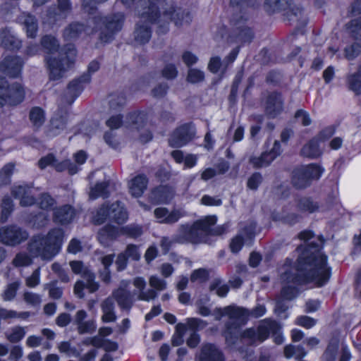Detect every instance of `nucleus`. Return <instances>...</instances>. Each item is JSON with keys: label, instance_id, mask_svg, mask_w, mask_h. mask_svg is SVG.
Masks as SVG:
<instances>
[{"label": "nucleus", "instance_id": "f257e3e1", "mask_svg": "<svg viewBox=\"0 0 361 361\" xmlns=\"http://www.w3.org/2000/svg\"><path fill=\"white\" fill-rule=\"evenodd\" d=\"M283 267L281 280L284 283L281 296L283 300H290L296 297L298 290L297 285L312 283L320 287L329 280L331 268L327 264V257L320 251L304 259L300 257L296 268Z\"/></svg>", "mask_w": 361, "mask_h": 361}, {"label": "nucleus", "instance_id": "f03ea898", "mask_svg": "<svg viewBox=\"0 0 361 361\" xmlns=\"http://www.w3.org/2000/svg\"><path fill=\"white\" fill-rule=\"evenodd\" d=\"M160 0H142L137 8L139 20L134 32L135 40L142 44L147 43L151 37V24H157L158 32L164 33L169 30V25L173 20L176 26L188 24L191 17L188 12L171 7L160 13L157 4Z\"/></svg>", "mask_w": 361, "mask_h": 361}, {"label": "nucleus", "instance_id": "7ed1b4c3", "mask_svg": "<svg viewBox=\"0 0 361 361\" xmlns=\"http://www.w3.org/2000/svg\"><path fill=\"white\" fill-rule=\"evenodd\" d=\"M124 16L121 13H116L112 16L106 18L95 17L91 20L93 27H84L80 23H74L70 24L63 31V37L64 40L71 42L75 40L83 33L87 35L92 34L96 28L99 27L102 30L100 39L102 42H108L113 39L114 35L121 30Z\"/></svg>", "mask_w": 361, "mask_h": 361}, {"label": "nucleus", "instance_id": "20e7f679", "mask_svg": "<svg viewBox=\"0 0 361 361\" xmlns=\"http://www.w3.org/2000/svg\"><path fill=\"white\" fill-rule=\"evenodd\" d=\"M44 49L54 56H47L46 60L49 69L51 80H58L64 75L65 72L74 63L76 51L73 44L68 45L66 51L59 49V43L54 37L44 36L41 41Z\"/></svg>", "mask_w": 361, "mask_h": 361}, {"label": "nucleus", "instance_id": "39448f33", "mask_svg": "<svg viewBox=\"0 0 361 361\" xmlns=\"http://www.w3.org/2000/svg\"><path fill=\"white\" fill-rule=\"evenodd\" d=\"M63 241V230L54 228L47 235H34L27 245V250L33 257L51 261L59 253Z\"/></svg>", "mask_w": 361, "mask_h": 361}, {"label": "nucleus", "instance_id": "423d86ee", "mask_svg": "<svg viewBox=\"0 0 361 361\" xmlns=\"http://www.w3.org/2000/svg\"><path fill=\"white\" fill-rule=\"evenodd\" d=\"M128 284V282L123 281L119 288L113 293V297L122 309L130 308L135 296L137 299L145 301L154 300L157 296V292L154 290H144L146 287V281L142 277L138 276L133 279V284L135 290L133 293L126 289Z\"/></svg>", "mask_w": 361, "mask_h": 361}, {"label": "nucleus", "instance_id": "0eeeda50", "mask_svg": "<svg viewBox=\"0 0 361 361\" xmlns=\"http://www.w3.org/2000/svg\"><path fill=\"white\" fill-rule=\"evenodd\" d=\"M216 222V217L215 216H208L195 222L191 226L183 225L180 227L174 240L180 243H204L211 233V226Z\"/></svg>", "mask_w": 361, "mask_h": 361}, {"label": "nucleus", "instance_id": "6e6552de", "mask_svg": "<svg viewBox=\"0 0 361 361\" xmlns=\"http://www.w3.org/2000/svg\"><path fill=\"white\" fill-rule=\"evenodd\" d=\"M106 219H110L118 224H124L128 219V213L120 202H115L111 206L103 204L92 214V221L95 224H102Z\"/></svg>", "mask_w": 361, "mask_h": 361}, {"label": "nucleus", "instance_id": "1a4fd4ad", "mask_svg": "<svg viewBox=\"0 0 361 361\" xmlns=\"http://www.w3.org/2000/svg\"><path fill=\"white\" fill-rule=\"evenodd\" d=\"M142 233V227L137 225H130L125 227H115L107 225L98 233V239L104 246L121 235H126L131 238H137Z\"/></svg>", "mask_w": 361, "mask_h": 361}, {"label": "nucleus", "instance_id": "9d476101", "mask_svg": "<svg viewBox=\"0 0 361 361\" xmlns=\"http://www.w3.org/2000/svg\"><path fill=\"white\" fill-rule=\"evenodd\" d=\"M324 169L319 165L311 164L295 169L293 173L292 183L297 188L309 186L313 180L320 178Z\"/></svg>", "mask_w": 361, "mask_h": 361}, {"label": "nucleus", "instance_id": "9b49d317", "mask_svg": "<svg viewBox=\"0 0 361 361\" xmlns=\"http://www.w3.org/2000/svg\"><path fill=\"white\" fill-rule=\"evenodd\" d=\"M70 266L73 272L76 274H80L85 281V284L83 281H79L75 285L74 293L78 297L82 298L84 296L82 290L85 287L90 293H93L98 289L99 286L94 281V276L87 267H84L81 262L72 261L70 262Z\"/></svg>", "mask_w": 361, "mask_h": 361}, {"label": "nucleus", "instance_id": "f8f14e48", "mask_svg": "<svg viewBox=\"0 0 361 361\" xmlns=\"http://www.w3.org/2000/svg\"><path fill=\"white\" fill-rule=\"evenodd\" d=\"M24 97L25 92L20 84L8 85L7 81L0 78V106L16 105L23 100Z\"/></svg>", "mask_w": 361, "mask_h": 361}, {"label": "nucleus", "instance_id": "ddd939ff", "mask_svg": "<svg viewBox=\"0 0 361 361\" xmlns=\"http://www.w3.org/2000/svg\"><path fill=\"white\" fill-rule=\"evenodd\" d=\"M279 329L278 324L270 319H264L257 329H248L243 334V337L248 338L252 344L262 343L266 340L270 332H276Z\"/></svg>", "mask_w": 361, "mask_h": 361}, {"label": "nucleus", "instance_id": "4468645a", "mask_svg": "<svg viewBox=\"0 0 361 361\" xmlns=\"http://www.w3.org/2000/svg\"><path fill=\"white\" fill-rule=\"evenodd\" d=\"M28 233L17 226H4L0 228V242L9 246H16L26 240Z\"/></svg>", "mask_w": 361, "mask_h": 361}, {"label": "nucleus", "instance_id": "2eb2a0df", "mask_svg": "<svg viewBox=\"0 0 361 361\" xmlns=\"http://www.w3.org/2000/svg\"><path fill=\"white\" fill-rule=\"evenodd\" d=\"M195 133V127L192 123L183 124L173 131L169 138V144L173 147H181L191 141Z\"/></svg>", "mask_w": 361, "mask_h": 361}, {"label": "nucleus", "instance_id": "dca6fc26", "mask_svg": "<svg viewBox=\"0 0 361 361\" xmlns=\"http://www.w3.org/2000/svg\"><path fill=\"white\" fill-rule=\"evenodd\" d=\"M71 11L69 0H58L57 8H50L45 16L43 23L54 25L58 21L65 19Z\"/></svg>", "mask_w": 361, "mask_h": 361}, {"label": "nucleus", "instance_id": "f3484780", "mask_svg": "<svg viewBox=\"0 0 361 361\" xmlns=\"http://www.w3.org/2000/svg\"><path fill=\"white\" fill-rule=\"evenodd\" d=\"M281 145L275 140L271 149L269 152L262 153L259 157H254L250 159V163L255 168H261L269 166L280 154Z\"/></svg>", "mask_w": 361, "mask_h": 361}, {"label": "nucleus", "instance_id": "a211bd4d", "mask_svg": "<svg viewBox=\"0 0 361 361\" xmlns=\"http://www.w3.org/2000/svg\"><path fill=\"white\" fill-rule=\"evenodd\" d=\"M264 108L266 114L270 117H275L283 110V99L278 93H271L268 95Z\"/></svg>", "mask_w": 361, "mask_h": 361}, {"label": "nucleus", "instance_id": "6ab92c4d", "mask_svg": "<svg viewBox=\"0 0 361 361\" xmlns=\"http://www.w3.org/2000/svg\"><path fill=\"white\" fill-rule=\"evenodd\" d=\"M23 61L16 56H8L1 63V71L10 77L16 78L21 72Z\"/></svg>", "mask_w": 361, "mask_h": 361}, {"label": "nucleus", "instance_id": "aec40b11", "mask_svg": "<svg viewBox=\"0 0 361 361\" xmlns=\"http://www.w3.org/2000/svg\"><path fill=\"white\" fill-rule=\"evenodd\" d=\"M12 193L15 197L20 199V204L23 207L31 206L35 202L32 189L27 185H15Z\"/></svg>", "mask_w": 361, "mask_h": 361}, {"label": "nucleus", "instance_id": "412c9836", "mask_svg": "<svg viewBox=\"0 0 361 361\" xmlns=\"http://www.w3.org/2000/svg\"><path fill=\"white\" fill-rule=\"evenodd\" d=\"M154 213L157 221L161 224H174L183 216L180 210L174 209L169 212L163 207L157 208Z\"/></svg>", "mask_w": 361, "mask_h": 361}, {"label": "nucleus", "instance_id": "4be33fe9", "mask_svg": "<svg viewBox=\"0 0 361 361\" xmlns=\"http://www.w3.org/2000/svg\"><path fill=\"white\" fill-rule=\"evenodd\" d=\"M200 361H224L222 352L214 345L207 343L202 347Z\"/></svg>", "mask_w": 361, "mask_h": 361}, {"label": "nucleus", "instance_id": "5701e85b", "mask_svg": "<svg viewBox=\"0 0 361 361\" xmlns=\"http://www.w3.org/2000/svg\"><path fill=\"white\" fill-rule=\"evenodd\" d=\"M239 49L236 48L231 51L228 57L223 62L217 56L212 57L208 64L209 70L212 73H217L219 71H225L230 63H233L236 59Z\"/></svg>", "mask_w": 361, "mask_h": 361}, {"label": "nucleus", "instance_id": "b1692460", "mask_svg": "<svg viewBox=\"0 0 361 361\" xmlns=\"http://www.w3.org/2000/svg\"><path fill=\"white\" fill-rule=\"evenodd\" d=\"M148 185V179L145 175H137L128 183L130 194L135 197L142 195Z\"/></svg>", "mask_w": 361, "mask_h": 361}, {"label": "nucleus", "instance_id": "393cba45", "mask_svg": "<svg viewBox=\"0 0 361 361\" xmlns=\"http://www.w3.org/2000/svg\"><path fill=\"white\" fill-rule=\"evenodd\" d=\"M75 216L73 208L68 204L56 207L54 209L53 219L61 224H69Z\"/></svg>", "mask_w": 361, "mask_h": 361}, {"label": "nucleus", "instance_id": "a878e982", "mask_svg": "<svg viewBox=\"0 0 361 361\" xmlns=\"http://www.w3.org/2000/svg\"><path fill=\"white\" fill-rule=\"evenodd\" d=\"M19 20L24 25V29L28 37L33 38L37 32V21L34 16L23 13L19 18Z\"/></svg>", "mask_w": 361, "mask_h": 361}, {"label": "nucleus", "instance_id": "bb28decb", "mask_svg": "<svg viewBox=\"0 0 361 361\" xmlns=\"http://www.w3.org/2000/svg\"><path fill=\"white\" fill-rule=\"evenodd\" d=\"M174 195L173 190L166 185H161L152 192V199L159 203H166L170 201Z\"/></svg>", "mask_w": 361, "mask_h": 361}, {"label": "nucleus", "instance_id": "cd10ccee", "mask_svg": "<svg viewBox=\"0 0 361 361\" xmlns=\"http://www.w3.org/2000/svg\"><path fill=\"white\" fill-rule=\"evenodd\" d=\"M226 314L229 319L244 322L249 318V310L235 305L226 307Z\"/></svg>", "mask_w": 361, "mask_h": 361}, {"label": "nucleus", "instance_id": "c85d7f7f", "mask_svg": "<svg viewBox=\"0 0 361 361\" xmlns=\"http://www.w3.org/2000/svg\"><path fill=\"white\" fill-rule=\"evenodd\" d=\"M236 31L234 41L236 42H250L253 37L252 31L243 24V22L235 20Z\"/></svg>", "mask_w": 361, "mask_h": 361}, {"label": "nucleus", "instance_id": "c756f323", "mask_svg": "<svg viewBox=\"0 0 361 361\" xmlns=\"http://www.w3.org/2000/svg\"><path fill=\"white\" fill-rule=\"evenodd\" d=\"M0 42L3 47L8 49H18L21 46L20 41L7 30H3L0 33Z\"/></svg>", "mask_w": 361, "mask_h": 361}, {"label": "nucleus", "instance_id": "7c9ffc66", "mask_svg": "<svg viewBox=\"0 0 361 361\" xmlns=\"http://www.w3.org/2000/svg\"><path fill=\"white\" fill-rule=\"evenodd\" d=\"M114 305L112 298H107L102 305V320L104 322H113L116 319V316L114 311Z\"/></svg>", "mask_w": 361, "mask_h": 361}, {"label": "nucleus", "instance_id": "2f4dec72", "mask_svg": "<svg viewBox=\"0 0 361 361\" xmlns=\"http://www.w3.org/2000/svg\"><path fill=\"white\" fill-rule=\"evenodd\" d=\"M126 127L139 130L145 124V114L143 112H133L128 115Z\"/></svg>", "mask_w": 361, "mask_h": 361}, {"label": "nucleus", "instance_id": "473e14b6", "mask_svg": "<svg viewBox=\"0 0 361 361\" xmlns=\"http://www.w3.org/2000/svg\"><path fill=\"white\" fill-rule=\"evenodd\" d=\"M67 122V114L64 115H56L51 121L50 133L51 135H56L65 130Z\"/></svg>", "mask_w": 361, "mask_h": 361}, {"label": "nucleus", "instance_id": "72a5a7b5", "mask_svg": "<svg viewBox=\"0 0 361 361\" xmlns=\"http://www.w3.org/2000/svg\"><path fill=\"white\" fill-rule=\"evenodd\" d=\"M126 98L122 94H111L108 97V104L111 111H118L124 106Z\"/></svg>", "mask_w": 361, "mask_h": 361}, {"label": "nucleus", "instance_id": "f704fd0d", "mask_svg": "<svg viewBox=\"0 0 361 361\" xmlns=\"http://www.w3.org/2000/svg\"><path fill=\"white\" fill-rule=\"evenodd\" d=\"M107 187L108 183L106 181L97 183L94 187L90 188L89 193L90 198L95 200L99 197H106L108 195Z\"/></svg>", "mask_w": 361, "mask_h": 361}, {"label": "nucleus", "instance_id": "c9c22d12", "mask_svg": "<svg viewBox=\"0 0 361 361\" xmlns=\"http://www.w3.org/2000/svg\"><path fill=\"white\" fill-rule=\"evenodd\" d=\"M302 154L310 158L318 157L321 154V151L317 140H312L305 145L302 149Z\"/></svg>", "mask_w": 361, "mask_h": 361}, {"label": "nucleus", "instance_id": "e433bc0d", "mask_svg": "<svg viewBox=\"0 0 361 361\" xmlns=\"http://www.w3.org/2000/svg\"><path fill=\"white\" fill-rule=\"evenodd\" d=\"M52 166L57 171H63L67 169L68 173L71 175L76 173L79 170V168L74 164L71 163L70 160H65L61 162H57L54 159Z\"/></svg>", "mask_w": 361, "mask_h": 361}, {"label": "nucleus", "instance_id": "4c0bfd02", "mask_svg": "<svg viewBox=\"0 0 361 361\" xmlns=\"http://www.w3.org/2000/svg\"><path fill=\"white\" fill-rule=\"evenodd\" d=\"M284 354L287 358L294 357L295 359H300L306 355L307 352L300 345H287L284 348Z\"/></svg>", "mask_w": 361, "mask_h": 361}, {"label": "nucleus", "instance_id": "58836bf2", "mask_svg": "<svg viewBox=\"0 0 361 361\" xmlns=\"http://www.w3.org/2000/svg\"><path fill=\"white\" fill-rule=\"evenodd\" d=\"M30 314L28 312H17L16 311L11 310L4 308L0 309V317L1 319L4 320L16 318L25 319L30 317Z\"/></svg>", "mask_w": 361, "mask_h": 361}, {"label": "nucleus", "instance_id": "ea45409f", "mask_svg": "<svg viewBox=\"0 0 361 361\" xmlns=\"http://www.w3.org/2000/svg\"><path fill=\"white\" fill-rule=\"evenodd\" d=\"M349 88L359 93L361 91V67L357 73L350 74L347 78Z\"/></svg>", "mask_w": 361, "mask_h": 361}, {"label": "nucleus", "instance_id": "a19ab883", "mask_svg": "<svg viewBox=\"0 0 361 361\" xmlns=\"http://www.w3.org/2000/svg\"><path fill=\"white\" fill-rule=\"evenodd\" d=\"M30 118L35 126H41L45 121L44 111L39 107L32 108L30 113Z\"/></svg>", "mask_w": 361, "mask_h": 361}, {"label": "nucleus", "instance_id": "79ce46f5", "mask_svg": "<svg viewBox=\"0 0 361 361\" xmlns=\"http://www.w3.org/2000/svg\"><path fill=\"white\" fill-rule=\"evenodd\" d=\"M25 335L24 327L16 326L6 334V338L11 343H17L22 340Z\"/></svg>", "mask_w": 361, "mask_h": 361}, {"label": "nucleus", "instance_id": "37998d69", "mask_svg": "<svg viewBox=\"0 0 361 361\" xmlns=\"http://www.w3.org/2000/svg\"><path fill=\"white\" fill-rule=\"evenodd\" d=\"M114 259V255H109L104 257L102 259V263L104 265V270L100 273V277L102 280L106 283H108L110 280V271H109V267L111 265Z\"/></svg>", "mask_w": 361, "mask_h": 361}, {"label": "nucleus", "instance_id": "c03bdc74", "mask_svg": "<svg viewBox=\"0 0 361 361\" xmlns=\"http://www.w3.org/2000/svg\"><path fill=\"white\" fill-rule=\"evenodd\" d=\"M186 331V325L179 323L176 326V331L172 337V344L178 346L183 343V336Z\"/></svg>", "mask_w": 361, "mask_h": 361}, {"label": "nucleus", "instance_id": "a18cd8bd", "mask_svg": "<svg viewBox=\"0 0 361 361\" xmlns=\"http://www.w3.org/2000/svg\"><path fill=\"white\" fill-rule=\"evenodd\" d=\"M297 207L300 211L308 213H312L318 209L316 203L306 197L299 200Z\"/></svg>", "mask_w": 361, "mask_h": 361}, {"label": "nucleus", "instance_id": "49530a36", "mask_svg": "<svg viewBox=\"0 0 361 361\" xmlns=\"http://www.w3.org/2000/svg\"><path fill=\"white\" fill-rule=\"evenodd\" d=\"M20 286V282L18 281H14L8 284L3 293V299L6 301H10L13 300L16 295L18 289Z\"/></svg>", "mask_w": 361, "mask_h": 361}, {"label": "nucleus", "instance_id": "de8ad7c7", "mask_svg": "<svg viewBox=\"0 0 361 361\" xmlns=\"http://www.w3.org/2000/svg\"><path fill=\"white\" fill-rule=\"evenodd\" d=\"M32 263V258L25 252L17 254L13 260L15 267H27Z\"/></svg>", "mask_w": 361, "mask_h": 361}, {"label": "nucleus", "instance_id": "09e8293b", "mask_svg": "<svg viewBox=\"0 0 361 361\" xmlns=\"http://www.w3.org/2000/svg\"><path fill=\"white\" fill-rule=\"evenodd\" d=\"M14 170L13 164L5 165L0 171V185L7 184L10 182L11 176Z\"/></svg>", "mask_w": 361, "mask_h": 361}, {"label": "nucleus", "instance_id": "8fccbe9b", "mask_svg": "<svg viewBox=\"0 0 361 361\" xmlns=\"http://www.w3.org/2000/svg\"><path fill=\"white\" fill-rule=\"evenodd\" d=\"M211 290H216V293L220 297H225L229 288L226 284L222 283L220 279H215L210 285Z\"/></svg>", "mask_w": 361, "mask_h": 361}, {"label": "nucleus", "instance_id": "3c124183", "mask_svg": "<svg viewBox=\"0 0 361 361\" xmlns=\"http://www.w3.org/2000/svg\"><path fill=\"white\" fill-rule=\"evenodd\" d=\"M2 211H1V221L5 222L7 221L8 216L11 213L13 210V202L10 197H6L3 199L2 201Z\"/></svg>", "mask_w": 361, "mask_h": 361}, {"label": "nucleus", "instance_id": "603ef678", "mask_svg": "<svg viewBox=\"0 0 361 361\" xmlns=\"http://www.w3.org/2000/svg\"><path fill=\"white\" fill-rule=\"evenodd\" d=\"M149 286L153 288L155 292L161 291L166 289V282L165 280L158 277L156 275H152L149 279Z\"/></svg>", "mask_w": 361, "mask_h": 361}, {"label": "nucleus", "instance_id": "864d4df0", "mask_svg": "<svg viewBox=\"0 0 361 361\" xmlns=\"http://www.w3.org/2000/svg\"><path fill=\"white\" fill-rule=\"evenodd\" d=\"M23 299L25 302L33 307L39 306L42 302V298L39 294L26 291L23 294Z\"/></svg>", "mask_w": 361, "mask_h": 361}, {"label": "nucleus", "instance_id": "5fc2aeb1", "mask_svg": "<svg viewBox=\"0 0 361 361\" xmlns=\"http://www.w3.org/2000/svg\"><path fill=\"white\" fill-rule=\"evenodd\" d=\"M96 324L94 320H88L82 322L78 325V331L79 334H91L96 329Z\"/></svg>", "mask_w": 361, "mask_h": 361}, {"label": "nucleus", "instance_id": "6e6d98bb", "mask_svg": "<svg viewBox=\"0 0 361 361\" xmlns=\"http://www.w3.org/2000/svg\"><path fill=\"white\" fill-rule=\"evenodd\" d=\"M49 221L48 216L44 212H40L39 214L35 216L30 222L32 226L36 228H42L45 226Z\"/></svg>", "mask_w": 361, "mask_h": 361}, {"label": "nucleus", "instance_id": "4d7b16f0", "mask_svg": "<svg viewBox=\"0 0 361 361\" xmlns=\"http://www.w3.org/2000/svg\"><path fill=\"white\" fill-rule=\"evenodd\" d=\"M40 283V268L36 269L32 274L26 278L25 284L27 287L35 288Z\"/></svg>", "mask_w": 361, "mask_h": 361}, {"label": "nucleus", "instance_id": "13d9d810", "mask_svg": "<svg viewBox=\"0 0 361 361\" xmlns=\"http://www.w3.org/2000/svg\"><path fill=\"white\" fill-rule=\"evenodd\" d=\"M338 349V343L337 341H334L328 345L324 355V357L327 360V361H335Z\"/></svg>", "mask_w": 361, "mask_h": 361}, {"label": "nucleus", "instance_id": "bf43d9fd", "mask_svg": "<svg viewBox=\"0 0 361 361\" xmlns=\"http://www.w3.org/2000/svg\"><path fill=\"white\" fill-rule=\"evenodd\" d=\"M209 276L208 271L204 269H198L195 270L191 276H190V280L192 282H204L205 281Z\"/></svg>", "mask_w": 361, "mask_h": 361}, {"label": "nucleus", "instance_id": "052dcab7", "mask_svg": "<svg viewBox=\"0 0 361 361\" xmlns=\"http://www.w3.org/2000/svg\"><path fill=\"white\" fill-rule=\"evenodd\" d=\"M204 78V74L198 69H190L188 74V81L191 83L201 82Z\"/></svg>", "mask_w": 361, "mask_h": 361}, {"label": "nucleus", "instance_id": "680f3d73", "mask_svg": "<svg viewBox=\"0 0 361 361\" xmlns=\"http://www.w3.org/2000/svg\"><path fill=\"white\" fill-rule=\"evenodd\" d=\"M290 0H267L266 4L269 6L272 11L286 9Z\"/></svg>", "mask_w": 361, "mask_h": 361}, {"label": "nucleus", "instance_id": "e2e57ef3", "mask_svg": "<svg viewBox=\"0 0 361 361\" xmlns=\"http://www.w3.org/2000/svg\"><path fill=\"white\" fill-rule=\"evenodd\" d=\"M55 204V200L48 194H42L39 198V204L41 209L47 210Z\"/></svg>", "mask_w": 361, "mask_h": 361}, {"label": "nucleus", "instance_id": "0e129e2a", "mask_svg": "<svg viewBox=\"0 0 361 361\" xmlns=\"http://www.w3.org/2000/svg\"><path fill=\"white\" fill-rule=\"evenodd\" d=\"M317 323V321L308 316H300L296 319L295 324L306 329L313 327Z\"/></svg>", "mask_w": 361, "mask_h": 361}, {"label": "nucleus", "instance_id": "69168bd1", "mask_svg": "<svg viewBox=\"0 0 361 361\" xmlns=\"http://www.w3.org/2000/svg\"><path fill=\"white\" fill-rule=\"evenodd\" d=\"M45 289H49V296L54 299L60 298L62 295V290L56 286V283H47L44 285Z\"/></svg>", "mask_w": 361, "mask_h": 361}, {"label": "nucleus", "instance_id": "338daca9", "mask_svg": "<svg viewBox=\"0 0 361 361\" xmlns=\"http://www.w3.org/2000/svg\"><path fill=\"white\" fill-rule=\"evenodd\" d=\"M295 119L304 126H309L311 123V119L307 112L299 110L295 113Z\"/></svg>", "mask_w": 361, "mask_h": 361}, {"label": "nucleus", "instance_id": "774afa93", "mask_svg": "<svg viewBox=\"0 0 361 361\" xmlns=\"http://www.w3.org/2000/svg\"><path fill=\"white\" fill-rule=\"evenodd\" d=\"M361 51V45L355 43L350 47L345 48V56L348 59H353L356 57Z\"/></svg>", "mask_w": 361, "mask_h": 361}]
</instances>
